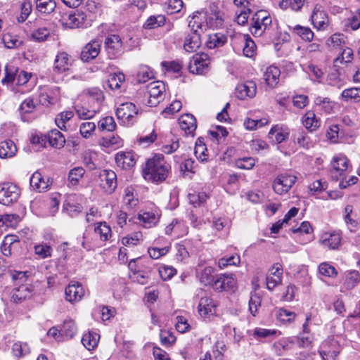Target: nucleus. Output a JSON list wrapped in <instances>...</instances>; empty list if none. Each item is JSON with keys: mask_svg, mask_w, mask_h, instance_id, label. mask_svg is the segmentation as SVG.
<instances>
[{"mask_svg": "<svg viewBox=\"0 0 360 360\" xmlns=\"http://www.w3.org/2000/svg\"><path fill=\"white\" fill-rule=\"evenodd\" d=\"M280 75L281 71L278 68L271 65L266 69L264 79L269 87L274 88L279 82Z\"/></svg>", "mask_w": 360, "mask_h": 360, "instance_id": "obj_27", "label": "nucleus"}, {"mask_svg": "<svg viewBox=\"0 0 360 360\" xmlns=\"http://www.w3.org/2000/svg\"><path fill=\"white\" fill-rule=\"evenodd\" d=\"M290 129L283 124H276L269 132V139L274 143H281L288 139Z\"/></svg>", "mask_w": 360, "mask_h": 360, "instance_id": "obj_21", "label": "nucleus"}, {"mask_svg": "<svg viewBox=\"0 0 360 360\" xmlns=\"http://www.w3.org/2000/svg\"><path fill=\"white\" fill-rule=\"evenodd\" d=\"M105 47L110 59H116L124 53L121 37L118 34H109L105 40Z\"/></svg>", "mask_w": 360, "mask_h": 360, "instance_id": "obj_8", "label": "nucleus"}, {"mask_svg": "<svg viewBox=\"0 0 360 360\" xmlns=\"http://www.w3.org/2000/svg\"><path fill=\"white\" fill-rule=\"evenodd\" d=\"M100 186L107 193H112L117 188V175L110 169L102 170L99 174Z\"/></svg>", "mask_w": 360, "mask_h": 360, "instance_id": "obj_11", "label": "nucleus"}, {"mask_svg": "<svg viewBox=\"0 0 360 360\" xmlns=\"http://www.w3.org/2000/svg\"><path fill=\"white\" fill-rule=\"evenodd\" d=\"M60 100V89L58 87H53L47 91L41 94L40 102L45 105H53Z\"/></svg>", "mask_w": 360, "mask_h": 360, "instance_id": "obj_30", "label": "nucleus"}, {"mask_svg": "<svg viewBox=\"0 0 360 360\" xmlns=\"http://www.w3.org/2000/svg\"><path fill=\"white\" fill-rule=\"evenodd\" d=\"M297 177L292 174H281L273 181V189L278 195L287 193L295 183Z\"/></svg>", "mask_w": 360, "mask_h": 360, "instance_id": "obj_10", "label": "nucleus"}, {"mask_svg": "<svg viewBox=\"0 0 360 360\" xmlns=\"http://www.w3.org/2000/svg\"><path fill=\"white\" fill-rule=\"evenodd\" d=\"M210 57L207 53H197L193 56L189 65L190 72L196 74H204L208 69Z\"/></svg>", "mask_w": 360, "mask_h": 360, "instance_id": "obj_12", "label": "nucleus"}, {"mask_svg": "<svg viewBox=\"0 0 360 360\" xmlns=\"http://www.w3.org/2000/svg\"><path fill=\"white\" fill-rule=\"evenodd\" d=\"M341 98L346 102L353 101L358 103L360 101V89L352 87L342 91Z\"/></svg>", "mask_w": 360, "mask_h": 360, "instance_id": "obj_47", "label": "nucleus"}, {"mask_svg": "<svg viewBox=\"0 0 360 360\" xmlns=\"http://www.w3.org/2000/svg\"><path fill=\"white\" fill-rule=\"evenodd\" d=\"M111 229L106 222H101L94 228V233L101 240L106 241L111 237Z\"/></svg>", "mask_w": 360, "mask_h": 360, "instance_id": "obj_48", "label": "nucleus"}, {"mask_svg": "<svg viewBox=\"0 0 360 360\" xmlns=\"http://www.w3.org/2000/svg\"><path fill=\"white\" fill-rule=\"evenodd\" d=\"M318 269L320 274L326 277L334 278L338 275L335 268L327 262L320 264Z\"/></svg>", "mask_w": 360, "mask_h": 360, "instance_id": "obj_64", "label": "nucleus"}, {"mask_svg": "<svg viewBox=\"0 0 360 360\" xmlns=\"http://www.w3.org/2000/svg\"><path fill=\"white\" fill-rule=\"evenodd\" d=\"M62 25L70 29L86 27L90 25V21L84 12L76 11L69 14L67 17H63Z\"/></svg>", "mask_w": 360, "mask_h": 360, "instance_id": "obj_9", "label": "nucleus"}, {"mask_svg": "<svg viewBox=\"0 0 360 360\" xmlns=\"http://www.w3.org/2000/svg\"><path fill=\"white\" fill-rule=\"evenodd\" d=\"M216 304L214 300L208 297H203L198 304V312L201 316L212 315L215 313Z\"/></svg>", "mask_w": 360, "mask_h": 360, "instance_id": "obj_29", "label": "nucleus"}, {"mask_svg": "<svg viewBox=\"0 0 360 360\" xmlns=\"http://www.w3.org/2000/svg\"><path fill=\"white\" fill-rule=\"evenodd\" d=\"M314 103L326 114H330L333 111V104L328 98L319 96L316 98Z\"/></svg>", "mask_w": 360, "mask_h": 360, "instance_id": "obj_63", "label": "nucleus"}, {"mask_svg": "<svg viewBox=\"0 0 360 360\" xmlns=\"http://www.w3.org/2000/svg\"><path fill=\"white\" fill-rule=\"evenodd\" d=\"M12 352L17 357H22L30 353V349L27 343L18 342L13 344Z\"/></svg>", "mask_w": 360, "mask_h": 360, "instance_id": "obj_60", "label": "nucleus"}, {"mask_svg": "<svg viewBox=\"0 0 360 360\" xmlns=\"http://www.w3.org/2000/svg\"><path fill=\"white\" fill-rule=\"evenodd\" d=\"M48 141L50 145L56 148H61L65 143L64 135L58 129H53L49 133Z\"/></svg>", "mask_w": 360, "mask_h": 360, "instance_id": "obj_38", "label": "nucleus"}, {"mask_svg": "<svg viewBox=\"0 0 360 360\" xmlns=\"http://www.w3.org/2000/svg\"><path fill=\"white\" fill-rule=\"evenodd\" d=\"M166 90L164 82L154 81L146 86V90L141 91L136 96V102L141 105L154 107L165 97Z\"/></svg>", "mask_w": 360, "mask_h": 360, "instance_id": "obj_2", "label": "nucleus"}, {"mask_svg": "<svg viewBox=\"0 0 360 360\" xmlns=\"http://www.w3.org/2000/svg\"><path fill=\"white\" fill-rule=\"evenodd\" d=\"M281 335V332L276 329H267L257 327L253 330L252 335L257 340L272 339Z\"/></svg>", "mask_w": 360, "mask_h": 360, "instance_id": "obj_31", "label": "nucleus"}, {"mask_svg": "<svg viewBox=\"0 0 360 360\" xmlns=\"http://www.w3.org/2000/svg\"><path fill=\"white\" fill-rule=\"evenodd\" d=\"M242 37L243 41L245 42L243 49V54L246 57L252 58L255 54L256 45L248 34H243Z\"/></svg>", "mask_w": 360, "mask_h": 360, "instance_id": "obj_51", "label": "nucleus"}, {"mask_svg": "<svg viewBox=\"0 0 360 360\" xmlns=\"http://www.w3.org/2000/svg\"><path fill=\"white\" fill-rule=\"evenodd\" d=\"M65 300L71 303L79 302L84 295V289L78 282L70 283L65 290Z\"/></svg>", "mask_w": 360, "mask_h": 360, "instance_id": "obj_17", "label": "nucleus"}, {"mask_svg": "<svg viewBox=\"0 0 360 360\" xmlns=\"http://www.w3.org/2000/svg\"><path fill=\"white\" fill-rule=\"evenodd\" d=\"M86 94L88 97V101L89 102H94V107L100 110L101 108V104L104 101L103 91L98 88L94 87L86 89Z\"/></svg>", "mask_w": 360, "mask_h": 360, "instance_id": "obj_32", "label": "nucleus"}, {"mask_svg": "<svg viewBox=\"0 0 360 360\" xmlns=\"http://www.w3.org/2000/svg\"><path fill=\"white\" fill-rule=\"evenodd\" d=\"M27 272L18 271L12 274V279L18 281L19 286L13 289L11 294V300L15 303H19L30 297L32 288L30 285L25 283L27 281Z\"/></svg>", "mask_w": 360, "mask_h": 360, "instance_id": "obj_5", "label": "nucleus"}, {"mask_svg": "<svg viewBox=\"0 0 360 360\" xmlns=\"http://www.w3.org/2000/svg\"><path fill=\"white\" fill-rule=\"evenodd\" d=\"M179 148V138L169 134L162 144L161 150L165 154H172Z\"/></svg>", "mask_w": 360, "mask_h": 360, "instance_id": "obj_42", "label": "nucleus"}, {"mask_svg": "<svg viewBox=\"0 0 360 360\" xmlns=\"http://www.w3.org/2000/svg\"><path fill=\"white\" fill-rule=\"evenodd\" d=\"M283 276V268L281 264L276 263L269 269L266 278V288L268 290H272L278 285L281 284Z\"/></svg>", "mask_w": 360, "mask_h": 360, "instance_id": "obj_15", "label": "nucleus"}, {"mask_svg": "<svg viewBox=\"0 0 360 360\" xmlns=\"http://www.w3.org/2000/svg\"><path fill=\"white\" fill-rule=\"evenodd\" d=\"M257 92L256 84L252 81H248L244 83L238 84L236 87L235 94L238 98L240 100L248 98H252L255 96Z\"/></svg>", "mask_w": 360, "mask_h": 360, "instance_id": "obj_19", "label": "nucleus"}, {"mask_svg": "<svg viewBox=\"0 0 360 360\" xmlns=\"http://www.w3.org/2000/svg\"><path fill=\"white\" fill-rule=\"evenodd\" d=\"M197 271L201 283L207 285L213 283L214 270L212 266H205L203 269L199 266Z\"/></svg>", "mask_w": 360, "mask_h": 360, "instance_id": "obj_43", "label": "nucleus"}, {"mask_svg": "<svg viewBox=\"0 0 360 360\" xmlns=\"http://www.w3.org/2000/svg\"><path fill=\"white\" fill-rule=\"evenodd\" d=\"M202 18L198 15H194L189 21L188 26L191 30L205 32L207 29H215L221 27L223 24V19L219 11H211L204 13Z\"/></svg>", "mask_w": 360, "mask_h": 360, "instance_id": "obj_4", "label": "nucleus"}, {"mask_svg": "<svg viewBox=\"0 0 360 360\" xmlns=\"http://www.w3.org/2000/svg\"><path fill=\"white\" fill-rule=\"evenodd\" d=\"M30 184V186L39 193L48 191L51 185L49 178L43 176L39 171L32 174Z\"/></svg>", "mask_w": 360, "mask_h": 360, "instance_id": "obj_18", "label": "nucleus"}, {"mask_svg": "<svg viewBox=\"0 0 360 360\" xmlns=\"http://www.w3.org/2000/svg\"><path fill=\"white\" fill-rule=\"evenodd\" d=\"M302 124L309 131H314L319 127L320 121L312 110H309L302 117Z\"/></svg>", "mask_w": 360, "mask_h": 360, "instance_id": "obj_34", "label": "nucleus"}, {"mask_svg": "<svg viewBox=\"0 0 360 360\" xmlns=\"http://www.w3.org/2000/svg\"><path fill=\"white\" fill-rule=\"evenodd\" d=\"M191 34H188L184 41V48L187 52H194L197 50L198 48L200 47L201 44L200 41V31H195Z\"/></svg>", "mask_w": 360, "mask_h": 360, "instance_id": "obj_26", "label": "nucleus"}, {"mask_svg": "<svg viewBox=\"0 0 360 360\" xmlns=\"http://www.w3.org/2000/svg\"><path fill=\"white\" fill-rule=\"evenodd\" d=\"M250 32L256 37H261L266 34L271 37L274 35V30L278 29V22H273L272 18L266 11H257L252 18Z\"/></svg>", "mask_w": 360, "mask_h": 360, "instance_id": "obj_3", "label": "nucleus"}, {"mask_svg": "<svg viewBox=\"0 0 360 360\" xmlns=\"http://www.w3.org/2000/svg\"><path fill=\"white\" fill-rule=\"evenodd\" d=\"M101 42L98 39L91 40L82 49L80 58L84 62H89L96 58L101 51Z\"/></svg>", "mask_w": 360, "mask_h": 360, "instance_id": "obj_16", "label": "nucleus"}, {"mask_svg": "<svg viewBox=\"0 0 360 360\" xmlns=\"http://www.w3.org/2000/svg\"><path fill=\"white\" fill-rule=\"evenodd\" d=\"M295 141L301 147L309 149L312 146L310 137L303 131H299L295 134Z\"/></svg>", "mask_w": 360, "mask_h": 360, "instance_id": "obj_57", "label": "nucleus"}, {"mask_svg": "<svg viewBox=\"0 0 360 360\" xmlns=\"http://www.w3.org/2000/svg\"><path fill=\"white\" fill-rule=\"evenodd\" d=\"M85 169L82 167H75L70 170L68 180L71 186H77L85 174Z\"/></svg>", "mask_w": 360, "mask_h": 360, "instance_id": "obj_46", "label": "nucleus"}, {"mask_svg": "<svg viewBox=\"0 0 360 360\" xmlns=\"http://www.w3.org/2000/svg\"><path fill=\"white\" fill-rule=\"evenodd\" d=\"M18 71L19 68L18 66L11 63L6 64L4 68L5 75L1 79V84L3 85L12 86L17 77Z\"/></svg>", "mask_w": 360, "mask_h": 360, "instance_id": "obj_35", "label": "nucleus"}, {"mask_svg": "<svg viewBox=\"0 0 360 360\" xmlns=\"http://www.w3.org/2000/svg\"><path fill=\"white\" fill-rule=\"evenodd\" d=\"M328 188V184L326 181L321 179L316 180L311 183L308 186L309 193L315 195Z\"/></svg>", "mask_w": 360, "mask_h": 360, "instance_id": "obj_59", "label": "nucleus"}, {"mask_svg": "<svg viewBox=\"0 0 360 360\" xmlns=\"http://www.w3.org/2000/svg\"><path fill=\"white\" fill-rule=\"evenodd\" d=\"M73 117L72 111H64L59 113L55 118V122L58 127L63 131H67L66 123Z\"/></svg>", "mask_w": 360, "mask_h": 360, "instance_id": "obj_52", "label": "nucleus"}, {"mask_svg": "<svg viewBox=\"0 0 360 360\" xmlns=\"http://www.w3.org/2000/svg\"><path fill=\"white\" fill-rule=\"evenodd\" d=\"M17 152V148L14 142L6 140L0 143V158H10L13 157Z\"/></svg>", "mask_w": 360, "mask_h": 360, "instance_id": "obj_37", "label": "nucleus"}, {"mask_svg": "<svg viewBox=\"0 0 360 360\" xmlns=\"http://www.w3.org/2000/svg\"><path fill=\"white\" fill-rule=\"evenodd\" d=\"M214 289L219 292L234 290L236 279L233 274H221L213 283Z\"/></svg>", "mask_w": 360, "mask_h": 360, "instance_id": "obj_14", "label": "nucleus"}, {"mask_svg": "<svg viewBox=\"0 0 360 360\" xmlns=\"http://www.w3.org/2000/svg\"><path fill=\"white\" fill-rule=\"evenodd\" d=\"M179 124L181 130L187 135L193 136L197 128V122L195 117L189 113L182 115L179 118Z\"/></svg>", "mask_w": 360, "mask_h": 360, "instance_id": "obj_23", "label": "nucleus"}, {"mask_svg": "<svg viewBox=\"0 0 360 360\" xmlns=\"http://www.w3.org/2000/svg\"><path fill=\"white\" fill-rule=\"evenodd\" d=\"M36 6L39 12L49 14L54 11L56 4L53 0H37Z\"/></svg>", "mask_w": 360, "mask_h": 360, "instance_id": "obj_49", "label": "nucleus"}, {"mask_svg": "<svg viewBox=\"0 0 360 360\" xmlns=\"http://www.w3.org/2000/svg\"><path fill=\"white\" fill-rule=\"evenodd\" d=\"M20 190L18 186L11 182L0 184V203L9 205L16 202L20 196Z\"/></svg>", "mask_w": 360, "mask_h": 360, "instance_id": "obj_7", "label": "nucleus"}, {"mask_svg": "<svg viewBox=\"0 0 360 360\" xmlns=\"http://www.w3.org/2000/svg\"><path fill=\"white\" fill-rule=\"evenodd\" d=\"M165 233L167 235H173L175 238H180L188 233V227L184 222L174 219L166 226Z\"/></svg>", "mask_w": 360, "mask_h": 360, "instance_id": "obj_25", "label": "nucleus"}, {"mask_svg": "<svg viewBox=\"0 0 360 360\" xmlns=\"http://www.w3.org/2000/svg\"><path fill=\"white\" fill-rule=\"evenodd\" d=\"M99 143L104 147L112 146L115 148H118L123 146V140L117 135H112L108 138L103 137L101 139Z\"/></svg>", "mask_w": 360, "mask_h": 360, "instance_id": "obj_53", "label": "nucleus"}, {"mask_svg": "<svg viewBox=\"0 0 360 360\" xmlns=\"http://www.w3.org/2000/svg\"><path fill=\"white\" fill-rule=\"evenodd\" d=\"M115 162L118 167L128 169L136 164V155L132 151H121L116 154Z\"/></svg>", "mask_w": 360, "mask_h": 360, "instance_id": "obj_22", "label": "nucleus"}, {"mask_svg": "<svg viewBox=\"0 0 360 360\" xmlns=\"http://www.w3.org/2000/svg\"><path fill=\"white\" fill-rule=\"evenodd\" d=\"M207 198L205 192H194L188 194V200L191 204L195 207L204 204Z\"/></svg>", "mask_w": 360, "mask_h": 360, "instance_id": "obj_62", "label": "nucleus"}, {"mask_svg": "<svg viewBox=\"0 0 360 360\" xmlns=\"http://www.w3.org/2000/svg\"><path fill=\"white\" fill-rule=\"evenodd\" d=\"M311 20L314 27L318 30H324L328 25V18L321 5L316 4L312 11Z\"/></svg>", "mask_w": 360, "mask_h": 360, "instance_id": "obj_13", "label": "nucleus"}, {"mask_svg": "<svg viewBox=\"0 0 360 360\" xmlns=\"http://www.w3.org/2000/svg\"><path fill=\"white\" fill-rule=\"evenodd\" d=\"M319 241L324 248L335 250L340 245L341 236L338 233L326 232L321 235Z\"/></svg>", "mask_w": 360, "mask_h": 360, "instance_id": "obj_24", "label": "nucleus"}, {"mask_svg": "<svg viewBox=\"0 0 360 360\" xmlns=\"http://www.w3.org/2000/svg\"><path fill=\"white\" fill-rule=\"evenodd\" d=\"M227 41V37L222 33H212L208 35L206 46L209 49H215L223 46Z\"/></svg>", "mask_w": 360, "mask_h": 360, "instance_id": "obj_33", "label": "nucleus"}, {"mask_svg": "<svg viewBox=\"0 0 360 360\" xmlns=\"http://www.w3.org/2000/svg\"><path fill=\"white\" fill-rule=\"evenodd\" d=\"M154 77V72L150 67L144 65L139 66L136 75V79L139 83H145Z\"/></svg>", "mask_w": 360, "mask_h": 360, "instance_id": "obj_45", "label": "nucleus"}, {"mask_svg": "<svg viewBox=\"0 0 360 360\" xmlns=\"http://www.w3.org/2000/svg\"><path fill=\"white\" fill-rule=\"evenodd\" d=\"M171 171L168 164L162 154H155L148 159L143 169V178L150 182L160 184L163 182Z\"/></svg>", "mask_w": 360, "mask_h": 360, "instance_id": "obj_1", "label": "nucleus"}, {"mask_svg": "<svg viewBox=\"0 0 360 360\" xmlns=\"http://www.w3.org/2000/svg\"><path fill=\"white\" fill-rule=\"evenodd\" d=\"M60 329L62 335L65 336L67 339L73 338L77 333L76 325L72 320L65 321Z\"/></svg>", "mask_w": 360, "mask_h": 360, "instance_id": "obj_55", "label": "nucleus"}, {"mask_svg": "<svg viewBox=\"0 0 360 360\" xmlns=\"http://www.w3.org/2000/svg\"><path fill=\"white\" fill-rule=\"evenodd\" d=\"M240 263V257L238 255L236 254L229 257H224L219 259L218 266L219 269H222L229 266H238Z\"/></svg>", "mask_w": 360, "mask_h": 360, "instance_id": "obj_56", "label": "nucleus"}, {"mask_svg": "<svg viewBox=\"0 0 360 360\" xmlns=\"http://www.w3.org/2000/svg\"><path fill=\"white\" fill-rule=\"evenodd\" d=\"M100 335L94 331L84 333L82 338V343L88 349H94L98 345Z\"/></svg>", "mask_w": 360, "mask_h": 360, "instance_id": "obj_40", "label": "nucleus"}, {"mask_svg": "<svg viewBox=\"0 0 360 360\" xmlns=\"http://www.w3.org/2000/svg\"><path fill=\"white\" fill-rule=\"evenodd\" d=\"M70 65V57L68 53L62 52L59 53L56 56L54 62V68L57 70L59 72H63L68 70Z\"/></svg>", "mask_w": 360, "mask_h": 360, "instance_id": "obj_36", "label": "nucleus"}, {"mask_svg": "<svg viewBox=\"0 0 360 360\" xmlns=\"http://www.w3.org/2000/svg\"><path fill=\"white\" fill-rule=\"evenodd\" d=\"M360 281V274L358 271H349L345 274V279L342 288L346 290L353 289Z\"/></svg>", "mask_w": 360, "mask_h": 360, "instance_id": "obj_39", "label": "nucleus"}, {"mask_svg": "<svg viewBox=\"0 0 360 360\" xmlns=\"http://www.w3.org/2000/svg\"><path fill=\"white\" fill-rule=\"evenodd\" d=\"M348 163L349 160L343 155H338L334 157L331 162L332 169L330 172L332 177L338 179L347 169Z\"/></svg>", "mask_w": 360, "mask_h": 360, "instance_id": "obj_20", "label": "nucleus"}, {"mask_svg": "<svg viewBox=\"0 0 360 360\" xmlns=\"http://www.w3.org/2000/svg\"><path fill=\"white\" fill-rule=\"evenodd\" d=\"M139 221L146 228L155 226L159 221V217L151 212H145L138 216Z\"/></svg>", "mask_w": 360, "mask_h": 360, "instance_id": "obj_44", "label": "nucleus"}, {"mask_svg": "<svg viewBox=\"0 0 360 360\" xmlns=\"http://www.w3.org/2000/svg\"><path fill=\"white\" fill-rule=\"evenodd\" d=\"M116 123L111 116H106L101 118L98 122V130L103 131H113L116 129Z\"/></svg>", "mask_w": 360, "mask_h": 360, "instance_id": "obj_50", "label": "nucleus"}, {"mask_svg": "<svg viewBox=\"0 0 360 360\" xmlns=\"http://www.w3.org/2000/svg\"><path fill=\"white\" fill-rule=\"evenodd\" d=\"M138 112L139 110L135 104L126 102L118 106L116 115L124 125L131 126L136 122Z\"/></svg>", "mask_w": 360, "mask_h": 360, "instance_id": "obj_6", "label": "nucleus"}, {"mask_svg": "<svg viewBox=\"0 0 360 360\" xmlns=\"http://www.w3.org/2000/svg\"><path fill=\"white\" fill-rule=\"evenodd\" d=\"M20 218L16 214H0V222L6 226L14 227L20 221Z\"/></svg>", "mask_w": 360, "mask_h": 360, "instance_id": "obj_61", "label": "nucleus"}, {"mask_svg": "<svg viewBox=\"0 0 360 360\" xmlns=\"http://www.w3.org/2000/svg\"><path fill=\"white\" fill-rule=\"evenodd\" d=\"M275 316L281 323H290L295 319L296 314L288 309L279 308L275 310Z\"/></svg>", "mask_w": 360, "mask_h": 360, "instance_id": "obj_41", "label": "nucleus"}, {"mask_svg": "<svg viewBox=\"0 0 360 360\" xmlns=\"http://www.w3.org/2000/svg\"><path fill=\"white\" fill-rule=\"evenodd\" d=\"M75 111L77 116L82 120H90L93 118L100 110L93 106L91 110L87 109L83 106L77 105Z\"/></svg>", "mask_w": 360, "mask_h": 360, "instance_id": "obj_54", "label": "nucleus"}, {"mask_svg": "<svg viewBox=\"0 0 360 360\" xmlns=\"http://www.w3.org/2000/svg\"><path fill=\"white\" fill-rule=\"evenodd\" d=\"M295 343V338H285L275 342L272 345L274 352L278 356L285 355L291 349V345Z\"/></svg>", "mask_w": 360, "mask_h": 360, "instance_id": "obj_28", "label": "nucleus"}, {"mask_svg": "<svg viewBox=\"0 0 360 360\" xmlns=\"http://www.w3.org/2000/svg\"><path fill=\"white\" fill-rule=\"evenodd\" d=\"M125 77L123 73H115L110 75L108 80V84L110 89L115 90L118 89L121 84L124 82Z\"/></svg>", "mask_w": 360, "mask_h": 360, "instance_id": "obj_58", "label": "nucleus"}]
</instances>
